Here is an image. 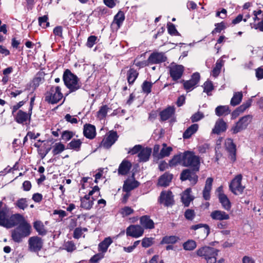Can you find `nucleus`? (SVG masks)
<instances>
[{
	"instance_id": "1",
	"label": "nucleus",
	"mask_w": 263,
	"mask_h": 263,
	"mask_svg": "<svg viewBox=\"0 0 263 263\" xmlns=\"http://www.w3.org/2000/svg\"><path fill=\"white\" fill-rule=\"evenodd\" d=\"M63 79L65 86L69 89L70 92L77 91L82 86L78 77L68 69L64 72Z\"/></svg>"
},
{
	"instance_id": "2",
	"label": "nucleus",
	"mask_w": 263,
	"mask_h": 263,
	"mask_svg": "<svg viewBox=\"0 0 263 263\" xmlns=\"http://www.w3.org/2000/svg\"><path fill=\"white\" fill-rule=\"evenodd\" d=\"M218 252L219 251L214 248L204 246L196 251V254L198 256L203 258L206 261V263H216Z\"/></svg>"
},
{
	"instance_id": "3",
	"label": "nucleus",
	"mask_w": 263,
	"mask_h": 263,
	"mask_svg": "<svg viewBox=\"0 0 263 263\" xmlns=\"http://www.w3.org/2000/svg\"><path fill=\"white\" fill-rule=\"evenodd\" d=\"M183 166L194 168L195 171H199L200 167L199 157L191 151L183 153Z\"/></svg>"
},
{
	"instance_id": "4",
	"label": "nucleus",
	"mask_w": 263,
	"mask_h": 263,
	"mask_svg": "<svg viewBox=\"0 0 263 263\" xmlns=\"http://www.w3.org/2000/svg\"><path fill=\"white\" fill-rule=\"evenodd\" d=\"M63 97L60 86H52L45 94V101L50 104L58 103Z\"/></svg>"
},
{
	"instance_id": "5",
	"label": "nucleus",
	"mask_w": 263,
	"mask_h": 263,
	"mask_svg": "<svg viewBox=\"0 0 263 263\" xmlns=\"http://www.w3.org/2000/svg\"><path fill=\"white\" fill-rule=\"evenodd\" d=\"M28 250L31 253H38L43 249V239L37 236L30 237L28 240Z\"/></svg>"
},
{
	"instance_id": "6",
	"label": "nucleus",
	"mask_w": 263,
	"mask_h": 263,
	"mask_svg": "<svg viewBox=\"0 0 263 263\" xmlns=\"http://www.w3.org/2000/svg\"><path fill=\"white\" fill-rule=\"evenodd\" d=\"M252 116L248 115H246L239 119L235 125L232 128L231 131L233 134H237L241 131L246 129L248 125L251 122Z\"/></svg>"
},
{
	"instance_id": "7",
	"label": "nucleus",
	"mask_w": 263,
	"mask_h": 263,
	"mask_svg": "<svg viewBox=\"0 0 263 263\" xmlns=\"http://www.w3.org/2000/svg\"><path fill=\"white\" fill-rule=\"evenodd\" d=\"M167 68L171 78L174 81L181 79L184 71V67L182 65L177 64L174 62L172 63Z\"/></svg>"
},
{
	"instance_id": "8",
	"label": "nucleus",
	"mask_w": 263,
	"mask_h": 263,
	"mask_svg": "<svg viewBox=\"0 0 263 263\" xmlns=\"http://www.w3.org/2000/svg\"><path fill=\"white\" fill-rule=\"evenodd\" d=\"M242 179V176L241 174H238L232 179L229 185L230 190L236 195L241 194L245 189V187L241 184Z\"/></svg>"
},
{
	"instance_id": "9",
	"label": "nucleus",
	"mask_w": 263,
	"mask_h": 263,
	"mask_svg": "<svg viewBox=\"0 0 263 263\" xmlns=\"http://www.w3.org/2000/svg\"><path fill=\"white\" fill-rule=\"evenodd\" d=\"M198 171L194 170V168L192 169H185L180 174V179L182 181L189 180L192 185H195L197 183L198 179V177L196 173Z\"/></svg>"
},
{
	"instance_id": "10",
	"label": "nucleus",
	"mask_w": 263,
	"mask_h": 263,
	"mask_svg": "<svg viewBox=\"0 0 263 263\" xmlns=\"http://www.w3.org/2000/svg\"><path fill=\"white\" fill-rule=\"evenodd\" d=\"M167 57L163 52L154 51L152 52L147 59L148 64H159L165 62Z\"/></svg>"
},
{
	"instance_id": "11",
	"label": "nucleus",
	"mask_w": 263,
	"mask_h": 263,
	"mask_svg": "<svg viewBox=\"0 0 263 263\" xmlns=\"http://www.w3.org/2000/svg\"><path fill=\"white\" fill-rule=\"evenodd\" d=\"M118 137L117 132L110 130L102 140L101 145L105 148H109L116 142Z\"/></svg>"
},
{
	"instance_id": "12",
	"label": "nucleus",
	"mask_w": 263,
	"mask_h": 263,
	"mask_svg": "<svg viewBox=\"0 0 263 263\" xmlns=\"http://www.w3.org/2000/svg\"><path fill=\"white\" fill-rule=\"evenodd\" d=\"M143 228L138 224L130 225L127 228L126 230V235L134 238L140 237L143 234Z\"/></svg>"
},
{
	"instance_id": "13",
	"label": "nucleus",
	"mask_w": 263,
	"mask_h": 263,
	"mask_svg": "<svg viewBox=\"0 0 263 263\" xmlns=\"http://www.w3.org/2000/svg\"><path fill=\"white\" fill-rule=\"evenodd\" d=\"M135 175L133 174L131 178H128L124 181L122 190L124 192H130L138 187L140 183L135 179Z\"/></svg>"
},
{
	"instance_id": "14",
	"label": "nucleus",
	"mask_w": 263,
	"mask_h": 263,
	"mask_svg": "<svg viewBox=\"0 0 263 263\" xmlns=\"http://www.w3.org/2000/svg\"><path fill=\"white\" fill-rule=\"evenodd\" d=\"M25 219L23 216L20 214H15L8 217V222L7 223L6 228H11L15 226L19 225L22 223Z\"/></svg>"
},
{
	"instance_id": "15",
	"label": "nucleus",
	"mask_w": 263,
	"mask_h": 263,
	"mask_svg": "<svg viewBox=\"0 0 263 263\" xmlns=\"http://www.w3.org/2000/svg\"><path fill=\"white\" fill-rule=\"evenodd\" d=\"M159 201L165 206H168L174 204L173 195L171 191H162L161 193Z\"/></svg>"
},
{
	"instance_id": "16",
	"label": "nucleus",
	"mask_w": 263,
	"mask_h": 263,
	"mask_svg": "<svg viewBox=\"0 0 263 263\" xmlns=\"http://www.w3.org/2000/svg\"><path fill=\"white\" fill-rule=\"evenodd\" d=\"M31 114L32 112L29 111L27 114L22 110H19L15 114H14L13 115L14 117L15 121L17 123L24 124L26 123L28 120L30 121Z\"/></svg>"
},
{
	"instance_id": "17",
	"label": "nucleus",
	"mask_w": 263,
	"mask_h": 263,
	"mask_svg": "<svg viewBox=\"0 0 263 263\" xmlns=\"http://www.w3.org/2000/svg\"><path fill=\"white\" fill-rule=\"evenodd\" d=\"M199 80V73L198 72L193 73L190 80L186 81H183V86L184 88L187 91H190L198 84Z\"/></svg>"
},
{
	"instance_id": "18",
	"label": "nucleus",
	"mask_w": 263,
	"mask_h": 263,
	"mask_svg": "<svg viewBox=\"0 0 263 263\" xmlns=\"http://www.w3.org/2000/svg\"><path fill=\"white\" fill-rule=\"evenodd\" d=\"M227 129V124L222 119H218L215 124L214 127L213 128L212 133L219 135L221 133L224 132Z\"/></svg>"
},
{
	"instance_id": "19",
	"label": "nucleus",
	"mask_w": 263,
	"mask_h": 263,
	"mask_svg": "<svg viewBox=\"0 0 263 263\" xmlns=\"http://www.w3.org/2000/svg\"><path fill=\"white\" fill-rule=\"evenodd\" d=\"M226 146L229 153V158L233 162H235L236 160V148L233 140L231 139H228L226 142Z\"/></svg>"
},
{
	"instance_id": "20",
	"label": "nucleus",
	"mask_w": 263,
	"mask_h": 263,
	"mask_svg": "<svg viewBox=\"0 0 263 263\" xmlns=\"http://www.w3.org/2000/svg\"><path fill=\"white\" fill-rule=\"evenodd\" d=\"M83 135L87 139H94L96 136V127L90 124H85L83 126Z\"/></svg>"
},
{
	"instance_id": "21",
	"label": "nucleus",
	"mask_w": 263,
	"mask_h": 263,
	"mask_svg": "<svg viewBox=\"0 0 263 263\" xmlns=\"http://www.w3.org/2000/svg\"><path fill=\"white\" fill-rule=\"evenodd\" d=\"M210 216L212 219L219 221L229 220L230 218L229 214L221 210L213 211L211 212Z\"/></svg>"
},
{
	"instance_id": "22",
	"label": "nucleus",
	"mask_w": 263,
	"mask_h": 263,
	"mask_svg": "<svg viewBox=\"0 0 263 263\" xmlns=\"http://www.w3.org/2000/svg\"><path fill=\"white\" fill-rule=\"evenodd\" d=\"M213 179L209 177L206 179L205 184L203 190L202 191V195L204 200H209L211 198V191L212 190Z\"/></svg>"
},
{
	"instance_id": "23",
	"label": "nucleus",
	"mask_w": 263,
	"mask_h": 263,
	"mask_svg": "<svg viewBox=\"0 0 263 263\" xmlns=\"http://www.w3.org/2000/svg\"><path fill=\"white\" fill-rule=\"evenodd\" d=\"M15 229L22 234L25 235V236L27 237L31 233V226L25 220L22 223H21Z\"/></svg>"
},
{
	"instance_id": "24",
	"label": "nucleus",
	"mask_w": 263,
	"mask_h": 263,
	"mask_svg": "<svg viewBox=\"0 0 263 263\" xmlns=\"http://www.w3.org/2000/svg\"><path fill=\"white\" fill-rule=\"evenodd\" d=\"M9 209L7 205L0 210V226L6 228L9 217Z\"/></svg>"
},
{
	"instance_id": "25",
	"label": "nucleus",
	"mask_w": 263,
	"mask_h": 263,
	"mask_svg": "<svg viewBox=\"0 0 263 263\" xmlns=\"http://www.w3.org/2000/svg\"><path fill=\"white\" fill-rule=\"evenodd\" d=\"M132 163L127 160H123L118 168V174L121 175H126L132 167Z\"/></svg>"
},
{
	"instance_id": "26",
	"label": "nucleus",
	"mask_w": 263,
	"mask_h": 263,
	"mask_svg": "<svg viewBox=\"0 0 263 263\" xmlns=\"http://www.w3.org/2000/svg\"><path fill=\"white\" fill-rule=\"evenodd\" d=\"M140 222L143 229H152L154 228V223L153 221L150 218L149 216L147 215L141 217Z\"/></svg>"
},
{
	"instance_id": "27",
	"label": "nucleus",
	"mask_w": 263,
	"mask_h": 263,
	"mask_svg": "<svg viewBox=\"0 0 263 263\" xmlns=\"http://www.w3.org/2000/svg\"><path fill=\"white\" fill-rule=\"evenodd\" d=\"M152 154V149L149 147L142 148L138 154L139 161L145 162L148 161Z\"/></svg>"
},
{
	"instance_id": "28",
	"label": "nucleus",
	"mask_w": 263,
	"mask_h": 263,
	"mask_svg": "<svg viewBox=\"0 0 263 263\" xmlns=\"http://www.w3.org/2000/svg\"><path fill=\"white\" fill-rule=\"evenodd\" d=\"M192 190L191 188H187L182 193L181 196V200L184 206H188L194 197L191 195Z\"/></svg>"
},
{
	"instance_id": "29",
	"label": "nucleus",
	"mask_w": 263,
	"mask_h": 263,
	"mask_svg": "<svg viewBox=\"0 0 263 263\" xmlns=\"http://www.w3.org/2000/svg\"><path fill=\"white\" fill-rule=\"evenodd\" d=\"M112 243V240L110 237L105 238L98 245V250L104 254L107 251L109 246Z\"/></svg>"
},
{
	"instance_id": "30",
	"label": "nucleus",
	"mask_w": 263,
	"mask_h": 263,
	"mask_svg": "<svg viewBox=\"0 0 263 263\" xmlns=\"http://www.w3.org/2000/svg\"><path fill=\"white\" fill-rule=\"evenodd\" d=\"M173 178V175L169 173H165L160 176L158 180V184L161 186H167L169 185Z\"/></svg>"
},
{
	"instance_id": "31",
	"label": "nucleus",
	"mask_w": 263,
	"mask_h": 263,
	"mask_svg": "<svg viewBox=\"0 0 263 263\" xmlns=\"http://www.w3.org/2000/svg\"><path fill=\"white\" fill-rule=\"evenodd\" d=\"M175 113V108L173 106H169L162 110L160 113L161 121H166L170 118Z\"/></svg>"
},
{
	"instance_id": "32",
	"label": "nucleus",
	"mask_w": 263,
	"mask_h": 263,
	"mask_svg": "<svg viewBox=\"0 0 263 263\" xmlns=\"http://www.w3.org/2000/svg\"><path fill=\"white\" fill-rule=\"evenodd\" d=\"M199 229H201L200 232L203 234V236L204 237H206L210 234V229L208 224L199 223L191 227L192 230H196Z\"/></svg>"
},
{
	"instance_id": "33",
	"label": "nucleus",
	"mask_w": 263,
	"mask_h": 263,
	"mask_svg": "<svg viewBox=\"0 0 263 263\" xmlns=\"http://www.w3.org/2000/svg\"><path fill=\"white\" fill-rule=\"evenodd\" d=\"M219 201L222 208L226 211H230L231 208V203L226 194H221L218 198Z\"/></svg>"
},
{
	"instance_id": "34",
	"label": "nucleus",
	"mask_w": 263,
	"mask_h": 263,
	"mask_svg": "<svg viewBox=\"0 0 263 263\" xmlns=\"http://www.w3.org/2000/svg\"><path fill=\"white\" fill-rule=\"evenodd\" d=\"M94 200L93 197L87 198L84 196L81 199V207L85 210H90L92 207Z\"/></svg>"
},
{
	"instance_id": "35",
	"label": "nucleus",
	"mask_w": 263,
	"mask_h": 263,
	"mask_svg": "<svg viewBox=\"0 0 263 263\" xmlns=\"http://www.w3.org/2000/svg\"><path fill=\"white\" fill-rule=\"evenodd\" d=\"M82 142L80 139H72L67 146V149H70L76 152H79L81 149Z\"/></svg>"
},
{
	"instance_id": "36",
	"label": "nucleus",
	"mask_w": 263,
	"mask_h": 263,
	"mask_svg": "<svg viewBox=\"0 0 263 263\" xmlns=\"http://www.w3.org/2000/svg\"><path fill=\"white\" fill-rule=\"evenodd\" d=\"M199 125L198 124H193L188 127L183 134L184 139L190 138L198 129Z\"/></svg>"
},
{
	"instance_id": "37",
	"label": "nucleus",
	"mask_w": 263,
	"mask_h": 263,
	"mask_svg": "<svg viewBox=\"0 0 263 263\" xmlns=\"http://www.w3.org/2000/svg\"><path fill=\"white\" fill-rule=\"evenodd\" d=\"M181 164L183 166V153H179L175 155L172 159L169 161L170 167L176 166L178 164Z\"/></svg>"
},
{
	"instance_id": "38",
	"label": "nucleus",
	"mask_w": 263,
	"mask_h": 263,
	"mask_svg": "<svg viewBox=\"0 0 263 263\" xmlns=\"http://www.w3.org/2000/svg\"><path fill=\"white\" fill-rule=\"evenodd\" d=\"M230 112L229 107L227 105H220L215 108V114L218 117L228 115Z\"/></svg>"
},
{
	"instance_id": "39",
	"label": "nucleus",
	"mask_w": 263,
	"mask_h": 263,
	"mask_svg": "<svg viewBox=\"0 0 263 263\" xmlns=\"http://www.w3.org/2000/svg\"><path fill=\"white\" fill-rule=\"evenodd\" d=\"M127 81L129 85L133 84L137 78L139 73L134 68H130L127 71Z\"/></svg>"
},
{
	"instance_id": "40",
	"label": "nucleus",
	"mask_w": 263,
	"mask_h": 263,
	"mask_svg": "<svg viewBox=\"0 0 263 263\" xmlns=\"http://www.w3.org/2000/svg\"><path fill=\"white\" fill-rule=\"evenodd\" d=\"M252 100L251 99L248 100L246 102H244L242 105L237 107L234 111L233 114L239 115V113H242L245 111L251 105Z\"/></svg>"
},
{
	"instance_id": "41",
	"label": "nucleus",
	"mask_w": 263,
	"mask_h": 263,
	"mask_svg": "<svg viewBox=\"0 0 263 263\" xmlns=\"http://www.w3.org/2000/svg\"><path fill=\"white\" fill-rule=\"evenodd\" d=\"M33 227L39 235H45L47 231L43 222L41 221H36L33 223Z\"/></svg>"
},
{
	"instance_id": "42",
	"label": "nucleus",
	"mask_w": 263,
	"mask_h": 263,
	"mask_svg": "<svg viewBox=\"0 0 263 263\" xmlns=\"http://www.w3.org/2000/svg\"><path fill=\"white\" fill-rule=\"evenodd\" d=\"M243 95L242 92H236L232 98L230 104L233 106L238 105L242 99Z\"/></svg>"
},
{
	"instance_id": "43",
	"label": "nucleus",
	"mask_w": 263,
	"mask_h": 263,
	"mask_svg": "<svg viewBox=\"0 0 263 263\" xmlns=\"http://www.w3.org/2000/svg\"><path fill=\"white\" fill-rule=\"evenodd\" d=\"M24 235H25L22 234L16 229L12 231L11 232V237L12 240L17 243L21 242L22 241L23 238L26 237Z\"/></svg>"
},
{
	"instance_id": "44",
	"label": "nucleus",
	"mask_w": 263,
	"mask_h": 263,
	"mask_svg": "<svg viewBox=\"0 0 263 263\" xmlns=\"http://www.w3.org/2000/svg\"><path fill=\"white\" fill-rule=\"evenodd\" d=\"M124 19L125 16L123 12L119 11L114 16V23L117 25L118 28H120Z\"/></svg>"
},
{
	"instance_id": "45",
	"label": "nucleus",
	"mask_w": 263,
	"mask_h": 263,
	"mask_svg": "<svg viewBox=\"0 0 263 263\" xmlns=\"http://www.w3.org/2000/svg\"><path fill=\"white\" fill-rule=\"evenodd\" d=\"M179 240V238L176 236H165L163 237L161 244H174Z\"/></svg>"
},
{
	"instance_id": "46",
	"label": "nucleus",
	"mask_w": 263,
	"mask_h": 263,
	"mask_svg": "<svg viewBox=\"0 0 263 263\" xmlns=\"http://www.w3.org/2000/svg\"><path fill=\"white\" fill-rule=\"evenodd\" d=\"M223 65V61L222 60H218L217 61L215 66L212 70L213 76L216 77L219 74Z\"/></svg>"
},
{
	"instance_id": "47",
	"label": "nucleus",
	"mask_w": 263,
	"mask_h": 263,
	"mask_svg": "<svg viewBox=\"0 0 263 263\" xmlns=\"http://www.w3.org/2000/svg\"><path fill=\"white\" fill-rule=\"evenodd\" d=\"M197 247V243L195 241L190 239L183 243V248L186 251H192Z\"/></svg>"
},
{
	"instance_id": "48",
	"label": "nucleus",
	"mask_w": 263,
	"mask_h": 263,
	"mask_svg": "<svg viewBox=\"0 0 263 263\" xmlns=\"http://www.w3.org/2000/svg\"><path fill=\"white\" fill-rule=\"evenodd\" d=\"M65 149V145L61 142L56 143L53 146L52 154L53 155H57Z\"/></svg>"
},
{
	"instance_id": "49",
	"label": "nucleus",
	"mask_w": 263,
	"mask_h": 263,
	"mask_svg": "<svg viewBox=\"0 0 263 263\" xmlns=\"http://www.w3.org/2000/svg\"><path fill=\"white\" fill-rule=\"evenodd\" d=\"M14 205H15V207L23 210H24L28 206L27 199L24 198L18 199L14 203Z\"/></svg>"
},
{
	"instance_id": "50",
	"label": "nucleus",
	"mask_w": 263,
	"mask_h": 263,
	"mask_svg": "<svg viewBox=\"0 0 263 263\" xmlns=\"http://www.w3.org/2000/svg\"><path fill=\"white\" fill-rule=\"evenodd\" d=\"M172 151L173 148L170 146L167 147H162L159 153L158 159H161L164 157L169 156Z\"/></svg>"
},
{
	"instance_id": "51",
	"label": "nucleus",
	"mask_w": 263,
	"mask_h": 263,
	"mask_svg": "<svg viewBox=\"0 0 263 263\" xmlns=\"http://www.w3.org/2000/svg\"><path fill=\"white\" fill-rule=\"evenodd\" d=\"M153 85V83L152 82L147 81H144L141 86L143 92L147 95L151 93Z\"/></svg>"
},
{
	"instance_id": "52",
	"label": "nucleus",
	"mask_w": 263,
	"mask_h": 263,
	"mask_svg": "<svg viewBox=\"0 0 263 263\" xmlns=\"http://www.w3.org/2000/svg\"><path fill=\"white\" fill-rule=\"evenodd\" d=\"M110 109L107 105H104L101 107L98 111V117L100 119H103L106 117L108 111Z\"/></svg>"
},
{
	"instance_id": "53",
	"label": "nucleus",
	"mask_w": 263,
	"mask_h": 263,
	"mask_svg": "<svg viewBox=\"0 0 263 263\" xmlns=\"http://www.w3.org/2000/svg\"><path fill=\"white\" fill-rule=\"evenodd\" d=\"M48 17L47 15L39 17L38 21L40 26L43 28H46L49 26V22L48 21Z\"/></svg>"
},
{
	"instance_id": "54",
	"label": "nucleus",
	"mask_w": 263,
	"mask_h": 263,
	"mask_svg": "<svg viewBox=\"0 0 263 263\" xmlns=\"http://www.w3.org/2000/svg\"><path fill=\"white\" fill-rule=\"evenodd\" d=\"M44 80V79L42 73L37 74L32 81L33 86L35 87L39 86L40 84L43 82Z\"/></svg>"
},
{
	"instance_id": "55",
	"label": "nucleus",
	"mask_w": 263,
	"mask_h": 263,
	"mask_svg": "<svg viewBox=\"0 0 263 263\" xmlns=\"http://www.w3.org/2000/svg\"><path fill=\"white\" fill-rule=\"evenodd\" d=\"M74 135L72 132L65 130L62 133L61 138L63 140L68 141L74 136Z\"/></svg>"
},
{
	"instance_id": "56",
	"label": "nucleus",
	"mask_w": 263,
	"mask_h": 263,
	"mask_svg": "<svg viewBox=\"0 0 263 263\" xmlns=\"http://www.w3.org/2000/svg\"><path fill=\"white\" fill-rule=\"evenodd\" d=\"M204 117V115L202 112L198 111L197 112L193 114L191 117V120L192 122L194 123L196 122H197Z\"/></svg>"
},
{
	"instance_id": "57",
	"label": "nucleus",
	"mask_w": 263,
	"mask_h": 263,
	"mask_svg": "<svg viewBox=\"0 0 263 263\" xmlns=\"http://www.w3.org/2000/svg\"><path fill=\"white\" fill-rule=\"evenodd\" d=\"M204 92H205L208 95H210V92H211L214 89L213 83L211 81H206L204 83Z\"/></svg>"
},
{
	"instance_id": "58",
	"label": "nucleus",
	"mask_w": 263,
	"mask_h": 263,
	"mask_svg": "<svg viewBox=\"0 0 263 263\" xmlns=\"http://www.w3.org/2000/svg\"><path fill=\"white\" fill-rule=\"evenodd\" d=\"M215 28L212 31V33H220L222 30L226 28V26L224 25V23L222 22L220 23H216L215 25Z\"/></svg>"
},
{
	"instance_id": "59",
	"label": "nucleus",
	"mask_w": 263,
	"mask_h": 263,
	"mask_svg": "<svg viewBox=\"0 0 263 263\" xmlns=\"http://www.w3.org/2000/svg\"><path fill=\"white\" fill-rule=\"evenodd\" d=\"M64 248L66 250L69 252H71L74 251L76 249V246L72 241H68L64 244Z\"/></svg>"
},
{
	"instance_id": "60",
	"label": "nucleus",
	"mask_w": 263,
	"mask_h": 263,
	"mask_svg": "<svg viewBox=\"0 0 263 263\" xmlns=\"http://www.w3.org/2000/svg\"><path fill=\"white\" fill-rule=\"evenodd\" d=\"M104 254L101 253H99L93 255L89 260L90 263H97L101 259L104 258Z\"/></svg>"
},
{
	"instance_id": "61",
	"label": "nucleus",
	"mask_w": 263,
	"mask_h": 263,
	"mask_svg": "<svg viewBox=\"0 0 263 263\" xmlns=\"http://www.w3.org/2000/svg\"><path fill=\"white\" fill-rule=\"evenodd\" d=\"M167 30L168 32L171 35H175L178 34V32L177 29H176L175 25L171 23L167 24Z\"/></svg>"
},
{
	"instance_id": "62",
	"label": "nucleus",
	"mask_w": 263,
	"mask_h": 263,
	"mask_svg": "<svg viewBox=\"0 0 263 263\" xmlns=\"http://www.w3.org/2000/svg\"><path fill=\"white\" fill-rule=\"evenodd\" d=\"M153 238H144L142 240V246L144 248H148L153 245Z\"/></svg>"
},
{
	"instance_id": "63",
	"label": "nucleus",
	"mask_w": 263,
	"mask_h": 263,
	"mask_svg": "<svg viewBox=\"0 0 263 263\" xmlns=\"http://www.w3.org/2000/svg\"><path fill=\"white\" fill-rule=\"evenodd\" d=\"M134 213V210L129 206H125L122 209L121 213L123 216H127Z\"/></svg>"
},
{
	"instance_id": "64",
	"label": "nucleus",
	"mask_w": 263,
	"mask_h": 263,
	"mask_svg": "<svg viewBox=\"0 0 263 263\" xmlns=\"http://www.w3.org/2000/svg\"><path fill=\"white\" fill-rule=\"evenodd\" d=\"M195 216V212L193 210L187 209L184 213V216L187 220H193Z\"/></svg>"
}]
</instances>
